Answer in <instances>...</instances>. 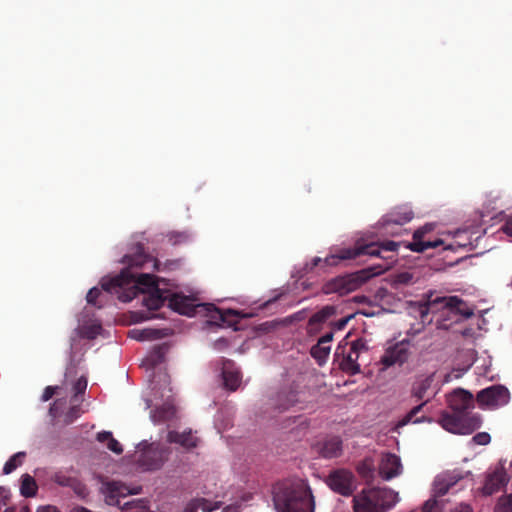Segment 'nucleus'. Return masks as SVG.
<instances>
[{
    "mask_svg": "<svg viewBox=\"0 0 512 512\" xmlns=\"http://www.w3.org/2000/svg\"><path fill=\"white\" fill-rule=\"evenodd\" d=\"M102 492L105 497V502L111 506H118L121 508L123 505L122 499L130 494H137L138 491H132L125 484L117 481L107 482L102 487Z\"/></svg>",
    "mask_w": 512,
    "mask_h": 512,
    "instance_id": "9b49d317",
    "label": "nucleus"
},
{
    "mask_svg": "<svg viewBox=\"0 0 512 512\" xmlns=\"http://www.w3.org/2000/svg\"><path fill=\"white\" fill-rule=\"evenodd\" d=\"M427 302L431 305V307H434L438 304H443L444 308L448 309L457 307L459 305H464V301L457 297V296H450V297H436L433 300H427Z\"/></svg>",
    "mask_w": 512,
    "mask_h": 512,
    "instance_id": "72a5a7b5",
    "label": "nucleus"
},
{
    "mask_svg": "<svg viewBox=\"0 0 512 512\" xmlns=\"http://www.w3.org/2000/svg\"><path fill=\"white\" fill-rule=\"evenodd\" d=\"M432 383V377H426L425 379L421 380L419 383L414 385L411 390V395L416 397L417 399H422L427 390L430 388Z\"/></svg>",
    "mask_w": 512,
    "mask_h": 512,
    "instance_id": "f704fd0d",
    "label": "nucleus"
},
{
    "mask_svg": "<svg viewBox=\"0 0 512 512\" xmlns=\"http://www.w3.org/2000/svg\"><path fill=\"white\" fill-rule=\"evenodd\" d=\"M335 311V308L333 306H325L322 308V321L332 315Z\"/></svg>",
    "mask_w": 512,
    "mask_h": 512,
    "instance_id": "052dcab7",
    "label": "nucleus"
},
{
    "mask_svg": "<svg viewBox=\"0 0 512 512\" xmlns=\"http://www.w3.org/2000/svg\"><path fill=\"white\" fill-rule=\"evenodd\" d=\"M472 441L477 445H487L491 441V437L487 432H479L473 436Z\"/></svg>",
    "mask_w": 512,
    "mask_h": 512,
    "instance_id": "49530a36",
    "label": "nucleus"
},
{
    "mask_svg": "<svg viewBox=\"0 0 512 512\" xmlns=\"http://www.w3.org/2000/svg\"><path fill=\"white\" fill-rule=\"evenodd\" d=\"M60 400H56L50 407L49 409V412L50 414L53 416V417H56L58 415V404H59Z\"/></svg>",
    "mask_w": 512,
    "mask_h": 512,
    "instance_id": "69168bd1",
    "label": "nucleus"
},
{
    "mask_svg": "<svg viewBox=\"0 0 512 512\" xmlns=\"http://www.w3.org/2000/svg\"><path fill=\"white\" fill-rule=\"evenodd\" d=\"M400 243L395 241H385L380 244L382 250L395 251Z\"/></svg>",
    "mask_w": 512,
    "mask_h": 512,
    "instance_id": "864d4df0",
    "label": "nucleus"
},
{
    "mask_svg": "<svg viewBox=\"0 0 512 512\" xmlns=\"http://www.w3.org/2000/svg\"><path fill=\"white\" fill-rule=\"evenodd\" d=\"M381 250V246L377 243H369L363 245H359L357 243L352 248H343L339 250L337 254L326 257L324 262L328 266H336L340 261L355 259L360 255L379 257L381 256Z\"/></svg>",
    "mask_w": 512,
    "mask_h": 512,
    "instance_id": "423d86ee",
    "label": "nucleus"
},
{
    "mask_svg": "<svg viewBox=\"0 0 512 512\" xmlns=\"http://www.w3.org/2000/svg\"><path fill=\"white\" fill-rule=\"evenodd\" d=\"M357 472L364 478L370 477L373 472L371 462L364 460L357 466Z\"/></svg>",
    "mask_w": 512,
    "mask_h": 512,
    "instance_id": "37998d69",
    "label": "nucleus"
},
{
    "mask_svg": "<svg viewBox=\"0 0 512 512\" xmlns=\"http://www.w3.org/2000/svg\"><path fill=\"white\" fill-rule=\"evenodd\" d=\"M167 439L170 443H178L186 448H193L197 445V438L191 431L183 433L170 431L167 435Z\"/></svg>",
    "mask_w": 512,
    "mask_h": 512,
    "instance_id": "5701e85b",
    "label": "nucleus"
},
{
    "mask_svg": "<svg viewBox=\"0 0 512 512\" xmlns=\"http://www.w3.org/2000/svg\"><path fill=\"white\" fill-rule=\"evenodd\" d=\"M352 353H357V355H359V352L361 351H368L369 348H368V345H367V341L363 338H359V339H356L355 341H353L351 343V349Z\"/></svg>",
    "mask_w": 512,
    "mask_h": 512,
    "instance_id": "c03bdc74",
    "label": "nucleus"
},
{
    "mask_svg": "<svg viewBox=\"0 0 512 512\" xmlns=\"http://www.w3.org/2000/svg\"><path fill=\"white\" fill-rule=\"evenodd\" d=\"M170 297L171 293L168 290L154 287V291L148 292V295L143 298V305L149 310H158L164 305L165 301L169 303Z\"/></svg>",
    "mask_w": 512,
    "mask_h": 512,
    "instance_id": "6ab92c4d",
    "label": "nucleus"
},
{
    "mask_svg": "<svg viewBox=\"0 0 512 512\" xmlns=\"http://www.w3.org/2000/svg\"><path fill=\"white\" fill-rule=\"evenodd\" d=\"M169 307L182 315L192 317L198 313H203L210 318L215 325L232 326L236 323L238 313L234 310H221L211 303H196V299L179 293H171L169 298Z\"/></svg>",
    "mask_w": 512,
    "mask_h": 512,
    "instance_id": "7ed1b4c3",
    "label": "nucleus"
},
{
    "mask_svg": "<svg viewBox=\"0 0 512 512\" xmlns=\"http://www.w3.org/2000/svg\"><path fill=\"white\" fill-rule=\"evenodd\" d=\"M387 293V289L384 288V287H380L378 290H377V296L383 298Z\"/></svg>",
    "mask_w": 512,
    "mask_h": 512,
    "instance_id": "774afa93",
    "label": "nucleus"
},
{
    "mask_svg": "<svg viewBox=\"0 0 512 512\" xmlns=\"http://www.w3.org/2000/svg\"><path fill=\"white\" fill-rule=\"evenodd\" d=\"M38 485L35 479L29 474H23L21 476L20 493L22 496L29 498L34 497L37 494Z\"/></svg>",
    "mask_w": 512,
    "mask_h": 512,
    "instance_id": "cd10ccee",
    "label": "nucleus"
},
{
    "mask_svg": "<svg viewBox=\"0 0 512 512\" xmlns=\"http://www.w3.org/2000/svg\"><path fill=\"white\" fill-rule=\"evenodd\" d=\"M447 404L452 412L467 413L474 408V398L469 391L458 388L447 396Z\"/></svg>",
    "mask_w": 512,
    "mask_h": 512,
    "instance_id": "ddd939ff",
    "label": "nucleus"
},
{
    "mask_svg": "<svg viewBox=\"0 0 512 512\" xmlns=\"http://www.w3.org/2000/svg\"><path fill=\"white\" fill-rule=\"evenodd\" d=\"M386 269L387 268L380 265H376L352 273L339 275L327 281L322 287V292L326 294L336 293L340 296L347 295L358 290L370 279L382 274Z\"/></svg>",
    "mask_w": 512,
    "mask_h": 512,
    "instance_id": "20e7f679",
    "label": "nucleus"
},
{
    "mask_svg": "<svg viewBox=\"0 0 512 512\" xmlns=\"http://www.w3.org/2000/svg\"><path fill=\"white\" fill-rule=\"evenodd\" d=\"M168 352V346L166 344L156 345L148 353L143 361V364L148 369H154L156 366L164 362L165 355Z\"/></svg>",
    "mask_w": 512,
    "mask_h": 512,
    "instance_id": "4be33fe9",
    "label": "nucleus"
},
{
    "mask_svg": "<svg viewBox=\"0 0 512 512\" xmlns=\"http://www.w3.org/2000/svg\"><path fill=\"white\" fill-rule=\"evenodd\" d=\"M87 388V379L82 376L80 377L74 384L73 390H74V396L73 400L77 401V397L80 394H83Z\"/></svg>",
    "mask_w": 512,
    "mask_h": 512,
    "instance_id": "79ce46f5",
    "label": "nucleus"
},
{
    "mask_svg": "<svg viewBox=\"0 0 512 512\" xmlns=\"http://www.w3.org/2000/svg\"><path fill=\"white\" fill-rule=\"evenodd\" d=\"M56 389H57V387L47 386L44 389V391H43V394L41 396V400L44 401V402L50 400L54 396V394L56 392Z\"/></svg>",
    "mask_w": 512,
    "mask_h": 512,
    "instance_id": "603ef678",
    "label": "nucleus"
},
{
    "mask_svg": "<svg viewBox=\"0 0 512 512\" xmlns=\"http://www.w3.org/2000/svg\"><path fill=\"white\" fill-rule=\"evenodd\" d=\"M428 401H424L420 403L419 405L413 407L410 411H408L403 417H401L399 420L391 423V427L389 429L390 433L394 434H400L401 428L406 426L409 423L419 424L428 422L431 423L432 419L428 416L421 415L417 416L419 412L423 409V407L427 404Z\"/></svg>",
    "mask_w": 512,
    "mask_h": 512,
    "instance_id": "4468645a",
    "label": "nucleus"
},
{
    "mask_svg": "<svg viewBox=\"0 0 512 512\" xmlns=\"http://www.w3.org/2000/svg\"><path fill=\"white\" fill-rule=\"evenodd\" d=\"M353 317H354V315H349V316L339 319L338 321L331 322L330 327L333 328V330H341L346 326L348 321Z\"/></svg>",
    "mask_w": 512,
    "mask_h": 512,
    "instance_id": "09e8293b",
    "label": "nucleus"
},
{
    "mask_svg": "<svg viewBox=\"0 0 512 512\" xmlns=\"http://www.w3.org/2000/svg\"><path fill=\"white\" fill-rule=\"evenodd\" d=\"M451 512H473V509L468 504H460L451 510Z\"/></svg>",
    "mask_w": 512,
    "mask_h": 512,
    "instance_id": "bf43d9fd",
    "label": "nucleus"
},
{
    "mask_svg": "<svg viewBox=\"0 0 512 512\" xmlns=\"http://www.w3.org/2000/svg\"><path fill=\"white\" fill-rule=\"evenodd\" d=\"M121 509L123 512H151L146 499L123 502Z\"/></svg>",
    "mask_w": 512,
    "mask_h": 512,
    "instance_id": "7c9ffc66",
    "label": "nucleus"
},
{
    "mask_svg": "<svg viewBox=\"0 0 512 512\" xmlns=\"http://www.w3.org/2000/svg\"><path fill=\"white\" fill-rule=\"evenodd\" d=\"M308 333L316 335L320 331V311L314 313L308 322Z\"/></svg>",
    "mask_w": 512,
    "mask_h": 512,
    "instance_id": "ea45409f",
    "label": "nucleus"
},
{
    "mask_svg": "<svg viewBox=\"0 0 512 512\" xmlns=\"http://www.w3.org/2000/svg\"><path fill=\"white\" fill-rule=\"evenodd\" d=\"M438 423L450 433L467 435L477 430L482 420L480 416L469 413L441 411Z\"/></svg>",
    "mask_w": 512,
    "mask_h": 512,
    "instance_id": "39448f33",
    "label": "nucleus"
},
{
    "mask_svg": "<svg viewBox=\"0 0 512 512\" xmlns=\"http://www.w3.org/2000/svg\"><path fill=\"white\" fill-rule=\"evenodd\" d=\"M9 499V494H8V491L3 488V487H0V510L7 505V501Z\"/></svg>",
    "mask_w": 512,
    "mask_h": 512,
    "instance_id": "5fc2aeb1",
    "label": "nucleus"
},
{
    "mask_svg": "<svg viewBox=\"0 0 512 512\" xmlns=\"http://www.w3.org/2000/svg\"><path fill=\"white\" fill-rule=\"evenodd\" d=\"M175 413V407L170 403H165L151 411V418L155 423H163L171 420Z\"/></svg>",
    "mask_w": 512,
    "mask_h": 512,
    "instance_id": "b1692460",
    "label": "nucleus"
},
{
    "mask_svg": "<svg viewBox=\"0 0 512 512\" xmlns=\"http://www.w3.org/2000/svg\"><path fill=\"white\" fill-rule=\"evenodd\" d=\"M343 443L339 436L326 438L322 443V457L337 458L342 455Z\"/></svg>",
    "mask_w": 512,
    "mask_h": 512,
    "instance_id": "412c9836",
    "label": "nucleus"
},
{
    "mask_svg": "<svg viewBox=\"0 0 512 512\" xmlns=\"http://www.w3.org/2000/svg\"><path fill=\"white\" fill-rule=\"evenodd\" d=\"M412 218H413V212L412 211H408V212H405V213L401 214L396 219L390 220L389 222L390 223H394V224H398V225H402L404 223L409 222Z\"/></svg>",
    "mask_w": 512,
    "mask_h": 512,
    "instance_id": "de8ad7c7",
    "label": "nucleus"
},
{
    "mask_svg": "<svg viewBox=\"0 0 512 512\" xmlns=\"http://www.w3.org/2000/svg\"><path fill=\"white\" fill-rule=\"evenodd\" d=\"M153 262V259L146 255L143 251H139L134 255H125L122 263L127 265L121 273L113 278L102 279L101 287L107 292H119L118 289H123L125 286L133 284V291L131 294H122L119 299L123 302L131 301L136 295V289H141L143 292L154 291V287H159L160 280L149 273L133 272L134 268H144L147 263Z\"/></svg>",
    "mask_w": 512,
    "mask_h": 512,
    "instance_id": "f257e3e1",
    "label": "nucleus"
},
{
    "mask_svg": "<svg viewBox=\"0 0 512 512\" xmlns=\"http://www.w3.org/2000/svg\"><path fill=\"white\" fill-rule=\"evenodd\" d=\"M414 279V274L408 271L399 272L390 276L389 282L394 289L402 285H409Z\"/></svg>",
    "mask_w": 512,
    "mask_h": 512,
    "instance_id": "2f4dec72",
    "label": "nucleus"
},
{
    "mask_svg": "<svg viewBox=\"0 0 512 512\" xmlns=\"http://www.w3.org/2000/svg\"><path fill=\"white\" fill-rule=\"evenodd\" d=\"M409 306L418 311L422 321L425 320V318L429 314L430 308H431V305L427 301H424V302L410 301Z\"/></svg>",
    "mask_w": 512,
    "mask_h": 512,
    "instance_id": "4c0bfd02",
    "label": "nucleus"
},
{
    "mask_svg": "<svg viewBox=\"0 0 512 512\" xmlns=\"http://www.w3.org/2000/svg\"><path fill=\"white\" fill-rule=\"evenodd\" d=\"M509 390L503 385H493L477 393L476 401L481 407L495 408L509 402Z\"/></svg>",
    "mask_w": 512,
    "mask_h": 512,
    "instance_id": "6e6552de",
    "label": "nucleus"
},
{
    "mask_svg": "<svg viewBox=\"0 0 512 512\" xmlns=\"http://www.w3.org/2000/svg\"><path fill=\"white\" fill-rule=\"evenodd\" d=\"M223 384L229 391H236L241 383L240 371L231 360H225L222 366Z\"/></svg>",
    "mask_w": 512,
    "mask_h": 512,
    "instance_id": "dca6fc26",
    "label": "nucleus"
},
{
    "mask_svg": "<svg viewBox=\"0 0 512 512\" xmlns=\"http://www.w3.org/2000/svg\"><path fill=\"white\" fill-rule=\"evenodd\" d=\"M445 482H448L449 484V487L451 488L452 486H454L462 477L461 476H443L442 477Z\"/></svg>",
    "mask_w": 512,
    "mask_h": 512,
    "instance_id": "13d9d810",
    "label": "nucleus"
},
{
    "mask_svg": "<svg viewBox=\"0 0 512 512\" xmlns=\"http://www.w3.org/2000/svg\"><path fill=\"white\" fill-rule=\"evenodd\" d=\"M131 339L145 341L161 337L160 331L154 329H132L128 332Z\"/></svg>",
    "mask_w": 512,
    "mask_h": 512,
    "instance_id": "c756f323",
    "label": "nucleus"
},
{
    "mask_svg": "<svg viewBox=\"0 0 512 512\" xmlns=\"http://www.w3.org/2000/svg\"><path fill=\"white\" fill-rule=\"evenodd\" d=\"M310 354L320 364V337L316 339V343L311 347Z\"/></svg>",
    "mask_w": 512,
    "mask_h": 512,
    "instance_id": "3c124183",
    "label": "nucleus"
},
{
    "mask_svg": "<svg viewBox=\"0 0 512 512\" xmlns=\"http://www.w3.org/2000/svg\"><path fill=\"white\" fill-rule=\"evenodd\" d=\"M219 502H215L212 504L209 500L205 498H197L190 501L184 509V512H197V510H202L203 512H212L218 509Z\"/></svg>",
    "mask_w": 512,
    "mask_h": 512,
    "instance_id": "393cba45",
    "label": "nucleus"
},
{
    "mask_svg": "<svg viewBox=\"0 0 512 512\" xmlns=\"http://www.w3.org/2000/svg\"><path fill=\"white\" fill-rule=\"evenodd\" d=\"M326 484L343 496H349L354 491V475L347 469H336L325 479Z\"/></svg>",
    "mask_w": 512,
    "mask_h": 512,
    "instance_id": "1a4fd4ad",
    "label": "nucleus"
},
{
    "mask_svg": "<svg viewBox=\"0 0 512 512\" xmlns=\"http://www.w3.org/2000/svg\"><path fill=\"white\" fill-rule=\"evenodd\" d=\"M100 294H101V291L98 288H96V287L91 288L86 295L87 302L89 304L95 305L96 300L100 296Z\"/></svg>",
    "mask_w": 512,
    "mask_h": 512,
    "instance_id": "8fccbe9b",
    "label": "nucleus"
},
{
    "mask_svg": "<svg viewBox=\"0 0 512 512\" xmlns=\"http://www.w3.org/2000/svg\"><path fill=\"white\" fill-rule=\"evenodd\" d=\"M368 493L363 490L353 498V509L354 512H378L377 508H374L373 502L369 503L366 501Z\"/></svg>",
    "mask_w": 512,
    "mask_h": 512,
    "instance_id": "a878e982",
    "label": "nucleus"
},
{
    "mask_svg": "<svg viewBox=\"0 0 512 512\" xmlns=\"http://www.w3.org/2000/svg\"><path fill=\"white\" fill-rule=\"evenodd\" d=\"M298 393L293 390H281L277 393L275 399L273 400V405L278 412H284L288 410L290 407L296 405L299 401L297 397Z\"/></svg>",
    "mask_w": 512,
    "mask_h": 512,
    "instance_id": "aec40b11",
    "label": "nucleus"
},
{
    "mask_svg": "<svg viewBox=\"0 0 512 512\" xmlns=\"http://www.w3.org/2000/svg\"><path fill=\"white\" fill-rule=\"evenodd\" d=\"M51 479L53 482L63 487H73L74 489H76V485H79L74 478L67 476L63 472L54 473Z\"/></svg>",
    "mask_w": 512,
    "mask_h": 512,
    "instance_id": "c9c22d12",
    "label": "nucleus"
},
{
    "mask_svg": "<svg viewBox=\"0 0 512 512\" xmlns=\"http://www.w3.org/2000/svg\"><path fill=\"white\" fill-rule=\"evenodd\" d=\"M167 458V449L151 444L140 452L137 463L143 470L154 471L160 469Z\"/></svg>",
    "mask_w": 512,
    "mask_h": 512,
    "instance_id": "0eeeda50",
    "label": "nucleus"
},
{
    "mask_svg": "<svg viewBox=\"0 0 512 512\" xmlns=\"http://www.w3.org/2000/svg\"><path fill=\"white\" fill-rule=\"evenodd\" d=\"M495 510L496 512H512V493L500 497Z\"/></svg>",
    "mask_w": 512,
    "mask_h": 512,
    "instance_id": "e433bc0d",
    "label": "nucleus"
},
{
    "mask_svg": "<svg viewBox=\"0 0 512 512\" xmlns=\"http://www.w3.org/2000/svg\"><path fill=\"white\" fill-rule=\"evenodd\" d=\"M25 457L26 452L22 451L12 455L4 464L3 473L6 475L12 473L14 470H16L19 466L23 464Z\"/></svg>",
    "mask_w": 512,
    "mask_h": 512,
    "instance_id": "473e14b6",
    "label": "nucleus"
},
{
    "mask_svg": "<svg viewBox=\"0 0 512 512\" xmlns=\"http://www.w3.org/2000/svg\"><path fill=\"white\" fill-rule=\"evenodd\" d=\"M449 310L462 315L466 319L470 318L474 314L473 310L468 308L465 302H464V305H459L457 307L449 308Z\"/></svg>",
    "mask_w": 512,
    "mask_h": 512,
    "instance_id": "a18cd8bd",
    "label": "nucleus"
},
{
    "mask_svg": "<svg viewBox=\"0 0 512 512\" xmlns=\"http://www.w3.org/2000/svg\"><path fill=\"white\" fill-rule=\"evenodd\" d=\"M408 347V341H401L393 346L388 347L385 350L384 355L381 357V363L385 367H390L395 364L402 365L408 360L410 356V351Z\"/></svg>",
    "mask_w": 512,
    "mask_h": 512,
    "instance_id": "f8f14e48",
    "label": "nucleus"
},
{
    "mask_svg": "<svg viewBox=\"0 0 512 512\" xmlns=\"http://www.w3.org/2000/svg\"><path fill=\"white\" fill-rule=\"evenodd\" d=\"M97 441L105 443L107 448L115 454L123 452L122 445L113 437L110 431L99 432L96 436Z\"/></svg>",
    "mask_w": 512,
    "mask_h": 512,
    "instance_id": "bb28decb",
    "label": "nucleus"
},
{
    "mask_svg": "<svg viewBox=\"0 0 512 512\" xmlns=\"http://www.w3.org/2000/svg\"><path fill=\"white\" fill-rule=\"evenodd\" d=\"M358 358L359 355H357V353H352V351L350 350L348 355L341 361L340 368L350 375H355L359 373L360 365L357 362Z\"/></svg>",
    "mask_w": 512,
    "mask_h": 512,
    "instance_id": "c85d7f7f",
    "label": "nucleus"
},
{
    "mask_svg": "<svg viewBox=\"0 0 512 512\" xmlns=\"http://www.w3.org/2000/svg\"><path fill=\"white\" fill-rule=\"evenodd\" d=\"M424 235V228H418L413 233V242L407 243L405 247L414 252L422 253L428 248H436L443 244L442 239H436L434 241H422Z\"/></svg>",
    "mask_w": 512,
    "mask_h": 512,
    "instance_id": "a211bd4d",
    "label": "nucleus"
},
{
    "mask_svg": "<svg viewBox=\"0 0 512 512\" xmlns=\"http://www.w3.org/2000/svg\"><path fill=\"white\" fill-rule=\"evenodd\" d=\"M460 333L464 338H472V337H474V334H475V332L472 328H465Z\"/></svg>",
    "mask_w": 512,
    "mask_h": 512,
    "instance_id": "0e129e2a",
    "label": "nucleus"
},
{
    "mask_svg": "<svg viewBox=\"0 0 512 512\" xmlns=\"http://www.w3.org/2000/svg\"><path fill=\"white\" fill-rule=\"evenodd\" d=\"M36 512H60V511L55 506L47 505V506L39 507Z\"/></svg>",
    "mask_w": 512,
    "mask_h": 512,
    "instance_id": "e2e57ef3",
    "label": "nucleus"
},
{
    "mask_svg": "<svg viewBox=\"0 0 512 512\" xmlns=\"http://www.w3.org/2000/svg\"><path fill=\"white\" fill-rule=\"evenodd\" d=\"M450 487L448 482H445V480L442 477H438L434 482V497L438 498L441 496H444L448 491Z\"/></svg>",
    "mask_w": 512,
    "mask_h": 512,
    "instance_id": "58836bf2",
    "label": "nucleus"
},
{
    "mask_svg": "<svg viewBox=\"0 0 512 512\" xmlns=\"http://www.w3.org/2000/svg\"><path fill=\"white\" fill-rule=\"evenodd\" d=\"M442 504L433 496L427 500L422 507V512H441Z\"/></svg>",
    "mask_w": 512,
    "mask_h": 512,
    "instance_id": "a19ab883",
    "label": "nucleus"
},
{
    "mask_svg": "<svg viewBox=\"0 0 512 512\" xmlns=\"http://www.w3.org/2000/svg\"><path fill=\"white\" fill-rule=\"evenodd\" d=\"M401 468L400 458L395 454L387 453L382 456L378 469L380 476L385 480H389L399 475Z\"/></svg>",
    "mask_w": 512,
    "mask_h": 512,
    "instance_id": "2eb2a0df",
    "label": "nucleus"
},
{
    "mask_svg": "<svg viewBox=\"0 0 512 512\" xmlns=\"http://www.w3.org/2000/svg\"><path fill=\"white\" fill-rule=\"evenodd\" d=\"M501 230L508 235L509 237H512V216H510L502 226Z\"/></svg>",
    "mask_w": 512,
    "mask_h": 512,
    "instance_id": "4d7b16f0",
    "label": "nucleus"
},
{
    "mask_svg": "<svg viewBox=\"0 0 512 512\" xmlns=\"http://www.w3.org/2000/svg\"><path fill=\"white\" fill-rule=\"evenodd\" d=\"M273 502L277 512H314L311 490L299 478L285 479L275 484Z\"/></svg>",
    "mask_w": 512,
    "mask_h": 512,
    "instance_id": "f03ea898",
    "label": "nucleus"
},
{
    "mask_svg": "<svg viewBox=\"0 0 512 512\" xmlns=\"http://www.w3.org/2000/svg\"><path fill=\"white\" fill-rule=\"evenodd\" d=\"M352 301L357 304H367L369 306L373 304L372 301L365 295L354 296Z\"/></svg>",
    "mask_w": 512,
    "mask_h": 512,
    "instance_id": "6e6d98bb",
    "label": "nucleus"
},
{
    "mask_svg": "<svg viewBox=\"0 0 512 512\" xmlns=\"http://www.w3.org/2000/svg\"><path fill=\"white\" fill-rule=\"evenodd\" d=\"M334 330L330 327V331L322 335V344L330 342L333 339Z\"/></svg>",
    "mask_w": 512,
    "mask_h": 512,
    "instance_id": "680f3d73",
    "label": "nucleus"
},
{
    "mask_svg": "<svg viewBox=\"0 0 512 512\" xmlns=\"http://www.w3.org/2000/svg\"><path fill=\"white\" fill-rule=\"evenodd\" d=\"M224 510L226 512H239L238 511V506H235V505H229V506L225 507Z\"/></svg>",
    "mask_w": 512,
    "mask_h": 512,
    "instance_id": "338daca9",
    "label": "nucleus"
},
{
    "mask_svg": "<svg viewBox=\"0 0 512 512\" xmlns=\"http://www.w3.org/2000/svg\"><path fill=\"white\" fill-rule=\"evenodd\" d=\"M366 491L368 493L366 501L373 502L378 512H387L398 500V493L388 488H371Z\"/></svg>",
    "mask_w": 512,
    "mask_h": 512,
    "instance_id": "9d476101",
    "label": "nucleus"
},
{
    "mask_svg": "<svg viewBox=\"0 0 512 512\" xmlns=\"http://www.w3.org/2000/svg\"><path fill=\"white\" fill-rule=\"evenodd\" d=\"M507 482V475L503 468L496 469L494 472L488 474L485 483L482 487V493L485 496H490L497 492Z\"/></svg>",
    "mask_w": 512,
    "mask_h": 512,
    "instance_id": "f3484780",
    "label": "nucleus"
}]
</instances>
